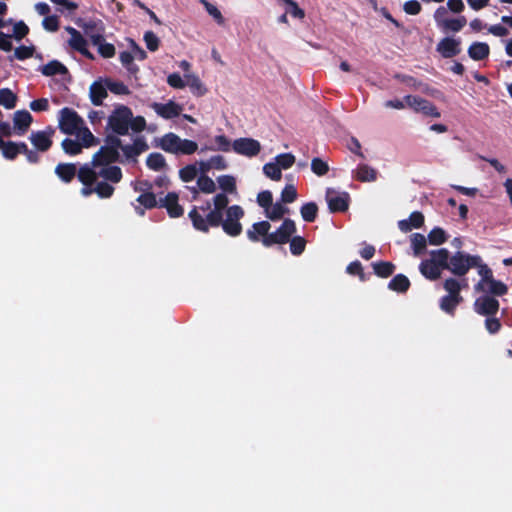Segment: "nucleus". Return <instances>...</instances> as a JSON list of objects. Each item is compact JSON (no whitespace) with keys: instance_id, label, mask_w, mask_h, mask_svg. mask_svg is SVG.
<instances>
[{"instance_id":"f257e3e1","label":"nucleus","mask_w":512,"mask_h":512,"mask_svg":"<svg viewBox=\"0 0 512 512\" xmlns=\"http://www.w3.org/2000/svg\"><path fill=\"white\" fill-rule=\"evenodd\" d=\"M121 154L116 149L102 145L92 156L90 162L79 167L80 194L89 197L96 194L100 199H109L114 195L115 184L123 179V172L114 163H120Z\"/></svg>"},{"instance_id":"f03ea898","label":"nucleus","mask_w":512,"mask_h":512,"mask_svg":"<svg viewBox=\"0 0 512 512\" xmlns=\"http://www.w3.org/2000/svg\"><path fill=\"white\" fill-rule=\"evenodd\" d=\"M214 208L210 210L206 217H204L200 211L203 213L210 209V203L207 202L206 206H194L188 213V217L192 222L193 228L197 231L208 233L210 227H216L218 223H220L221 215L223 211L228 208L229 198L225 193H218L213 198Z\"/></svg>"},{"instance_id":"7ed1b4c3","label":"nucleus","mask_w":512,"mask_h":512,"mask_svg":"<svg viewBox=\"0 0 512 512\" xmlns=\"http://www.w3.org/2000/svg\"><path fill=\"white\" fill-rule=\"evenodd\" d=\"M244 210L240 205L229 206L225 211V218L221 215L220 223L216 227L221 226L223 232L230 237H237L243 231L240 220L244 217Z\"/></svg>"},{"instance_id":"20e7f679","label":"nucleus","mask_w":512,"mask_h":512,"mask_svg":"<svg viewBox=\"0 0 512 512\" xmlns=\"http://www.w3.org/2000/svg\"><path fill=\"white\" fill-rule=\"evenodd\" d=\"M132 110L126 105H117L107 120L106 130L117 135H127L131 125Z\"/></svg>"},{"instance_id":"39448f33","label":"nucleus","mask_w":512,"mask_h":512,"mask_svg":"<svg viewBox=\"0 0 512 512\" xmlns=\"http://www.w3.org/2000/svg\"><path fill=\"white\" fill-rule=\"evenodd\" d=\"M479 255H470L462 251H457L450 256L447 270L456 276H464L474 265H478Z\"/></svg>"},{"instance_id":"423d86ee","label":"nucleus","mask_w":512,"mask_h":512,"mask_svg":"<svg viewBox=\"0 0 512 512\" xmlns=\"http://www.w3.org/2000/svg\"><path fill=\"white\" fill-rule=\"evenodd\" d=\"M295 232L296 224L294 220L286 218L275 232L269 233L265 239H261V243L265 247H271L275 244L283 245L289 242Z\"/></svg>"},{"instance_id":"0eeeda50","label":"nucleus","mask_w":512,"mask_h":512,"mask_svg":"<svg viewBox=\"0 0 512 512\" xmlns=\"http://www.w3.org/2000/svg\"><path fill=\"white\" fill-rule=\"evenodd\" d=\"M149 148L146 140L142 136H137L133 139L131 144H122L120 150L122 151L121 155V164L132 163L135 164L138 162V157Z\"/></svg>"},{"instance_id":"6e6552de","label":"nucleus","mask_w":512,"mask_h":512,"mask_svg":"<svg viewBox=\"0 0 512 512\" xmlns=\"http://www.w3.org/2000/svg\"><path fill=\"white\" fill-rule=\"evenodd\" d=\"M59 128L68 135H73L80 130L83 119L71 108L64 107L60 110Z\"/></svg>"},{"instance_id":"1a4fd4ad","label":"nucleus","mask_w":512,"mask_h":512,"mask_svg":"<svg viewBox=\"0 0 512 512\" xmlns=\"http://www.w3.org/2000/svg\"><path fill=\"white\" fill-rule=\"evenodd\" d=\"M499 301L490 295H482L474 301V311L481 316H495L499 311Z\"/></svg>"},{"instance_id":"9d476101","label":"nucleus","mask_w":512,"mask_h":512,"mask_svg":"<svg viewBox=\"0 0 512 512\" xmlns=\"http://www.w3.org/2000/svg\"><path fill=\"white\" fill-rule=\"evenodd\" d=\"M232 148L235 153L246 157H254L261 151V144L253 138H238L234 140Z\"/></svg>"},{"instance_id":"9b49d317","label":"nucleus","mask_w":512,"mask_h":512,"mask_svg":"<svg viewBox=\"0 0 512 512\" xmlns=\"http://www.w3.org/2000/svg\"><path fill=\"white\" fill-rule=\"evenodd\" d=\"M326 200L328 208L332 213L345 212L349 208V194L347 192L339 194L333 189L328 188L326 191Z\"/></svg>"},{"instance_id":"f8f14e48","label":"nucleus","mask_w":512,"mask_h":512,"mask_svg":"<svg viewBox=\"0 0 512 512\" xmlns=\"http://www.w3.org/2000/svg\"><path fill=\"white\" fill-rule=\"evenodd\" d=\"M54 132V129L49 126L45 130L32 132L29 136V140L37 151L46 152L52 147V136Z\"/></svg>"},{"instance_id":"ddd939ff","label":"nucleus","mask_w":512,"mask_h":512,"mask_svg":"<svg viewBox=\"0 0 512 512\" xmlns=\"http://www.w3.org/2000/svg\"><path fill=\"white\" fill-rule=\"evenodd\" d=\"M150 107L163 119H173L181 115L182 106L172 100L167 103L153 102Z\"/></svg>"},{"instance_id":"4468645a","label":"nucleus","mask_w":512,"mask_h":512,"mask_svg":"<svg viewBox=\"0 0 512 512\" xmlns=\"http://www.w3.org/2000/svg\"><path fill=\"white\" fill-rule=\"evenodd\" d=\"M461 40L452 38V37H445L441 39L437 46L436 51L443 57V58H452L457 56L461 52Z\"/></svg>"},{"instance_id":"2eb2a0df","label":"nucleus","mask_w":512,"mask_h":512,"mask_svg":"<svg viewBox=\"0 0 512 512\" xmlns=\"http://www.w3.org/2000/svg\"><path fill=\"white\" fill-rule=\"evenodd\" d=\"M179 196L176 192H169L159 201V207L165 208L171 218L181 217L184 213L183 207L178 203Z\"/></svg>"},{"instance_id":"dca6fc26","label":"nucleus","mask_w":512,"mask_h":512,"mask_svg":"<svg viewBox=\"0 0 512 512\" xmlns=\"http://www.w3.org/2000/svg\"><path fill=\"white\" fill-rule=\"evenodd\" d=\"M54 173L64 184H70L75 177L79 180V168L75 163H58Z\"/></svg>"},{"instance_id":"f3484780","label":"nucleus","mask_w":512,"mask_h":512,"mask_svg":"<svg viewBox=\"0 0 512 512\" xmlns=\"http://www.w3.org/2000/svg\"><path fill=\"white\" fill-rule=\"evenodd\" d=\"M475 291L485 293L484 295H490L492 297H501L507 294L508 287L502 281L492 278L483 285V289H475Z\"/></svg>"},{"instance_id":"a211bd4d","label":"nucleus","mask_w":512,"mask_h":512,"mask_svg":"<svg viewBox=\"0 0 512 512\" xmlns=\"http://www.w3.org/2000/svg\"><path fill=\"white\" fill-rule=\"evenodd\" d=\"M181 138L173 133L169 132L163 135L159 141L157 142L156 146L162 149L163 151L171 154H178V148Z\"/></svg>"},{"instance_id":"6ab92c4d","label":"nucleus","mask_w":512,"mask_h":512,"mask_svg":"<svg viewBox=\"0 0 512 512\" xmlns=\"http://www.w3.org/2000/svg\"><path fill=\"white\" fill-rule=\"evenodd\" d=\"M33 118L27 110H18L14 113L13 123L15 133L23 135L30 127Z\"/></svg>"},{"instance_id":"aec40b11","label":"nucleus","mask_w":512,"mask_h":512,"mask_svg":"<svg viewBox=\"0 0 512 512\" xmlns=\"http://www.w3.org/2000/svg\"><path fill=\"white\" fill-rule=\"evenodd\" d=\"M271 224L264 220L256 222L250 229L247 230L246 234L250 241L259 242L261 239H265L269 235Z\"/></svg>"},{"instance_id":"412c9836","label":"nucleus","mask_w":512,"mask_h":512,"mask_svg":"<svg viewBox=\"0 0 512 512\" xmlns=\"http://www.w3.org/2000/svg\"><path fill=\"white\" fill-rule=\"evenodd\" d=\"M424 225V215L419 211H414L408 219L400 220L398 227L402 232H409L413 228L419 229Z\"/></svg>"},{"instance_id":"4be33fe9","label":"nucleus","mask_w":512,"mask_h":512,"mask_svg":"<svg viewBox=\"0 0 512 512\" xmlns=\"http://www.w3.org/2000/svg\"><path fill=\"white\" fill-rule=\"evenodd\" d=\"M92 45L96 46L98 53L103 58H112L115 56L116 49L113 44L105 41L104 35H93Z\"/></svg>"},{"instance_id":"5701e85b","label":"nucleus","mask_w":512,"mask_h":512,"mask_svg":"<svg viewBox=\"0 0 512 512\" xmlns=\"http://www.w3.org/2000/svg\"><path fill=\"white\" fill-rule=\"evenodd\" d=\"M420 273L431 281H435L441 277L442 269L439 268L430 259L423 260L419 265Z\"/></svg>"},{"instance_id":"b1692460","label":"nucleus","mask_w":512,"mask_h":512,"mask_svg":"<svg viewBox=\"0 0 512 512\" xmlns=\"http://www.w3.org/2000/svg\"><path fill=\"white\" fill-rule=\"evenodd\" d=\"M490 47L485 42H473L468 48V55L475 61H481L488 58Z\"/></svg>"},{"instance_id":"393cba45","label":"nucleus","mask_w":512,"mask_h":512,"mask_svg":"<svg viewBox=\"0 0 512 512\" xmlns=\"http://www.w3.org/2000/svg\"><path fill=\"white\" fill-rule=\"evenodd\" d=\"M106 84L103 85L100 82H93L90 86V99L93 105L100 106L103 103V99L107 97Z\"/></svg>"},{"instance_id":"a878e982","label":"nucleus","mask_w":512,"mask_h":512,"mask_svg":"<svg viewBox=\"0 0 512 512\" xmlns=\"http://www.w3.org/2000/svg\"><path fill=\"white\" fill-rule=\"evenodd\" d=\"M463 301L462 296L445 295L440 299V309L445 313L454 316L457 306Z\"/></svg>"},{"instance_id":"bb28decb","label":"nucleus","mask_w":512,"mask_h":512,"mask_svg":"<svg viewBox=\"0 0 512 512\" xmlns=\"http://www.w3.org/2000/svg\"><path fill=\"white\" fill-rule=\"evenodd\" d=\"M410 280L404 274L395 275L388 283V288L398 293H405L410 288Z\"/></svg>"},{"instance_id":"cd10ccee","label":"nucleus","mask_w":512,"mask_h":512,"mask_svg":"<svg viewBox=\"0 0 512 512\" xmlns=\"http://www.w3.org/2000/svg\"><path fill=\"white\" fill-rule=\"evenodd\" d=\"M450 252L446 248L430 251V260L442 270L448 268Z\"/></svg>"},{"instance_id":"c85d7f7f","label":"nucleus","mask_w":512,"mask_h":512,"mask_svg":"<svg viewBox=\"0 0 512 512\" xmlns=\"http://www.w3.org/2000/svg\"><path fill=\"white\" fill-rule=\"evenodd\" d=\"M355 178L360 182H372L377 179V171L367 164H359Z\"/></svg>"},{"instance_id":"c756f323","label":"nucleus","mask_w":512,"mask_h":512,"mask_svg":"<svg viewBox=\"0 0 512 512\" xmlns=\"http://www.w3.org/2000/svg\"><path fill=\"white\" fill-rule=\"evenodd\" d=\"M81 27L83 28L86 36L90 39L91 42L93 35H104L105 27L101 20H89L83 23Z\"/></svg>"},{"instance_id":"7c9ffc66","label":"nucleus","mask_w":512,"mask_h":512,"mask_svg":"<svg viewBox=\"0 0 512 512\" xmlns=\"http://www.w3.org/2000/svg\"><path fill=\"white\" fill-rule=\"evenodd\" d=\"M372 267L374 273L380 278L390 277L396 269L395 265L389 261L374 262L372 263Z\"/></svg>"},{"instance_id":"2f4dec72","label":"nucleus","mask_w":512,"mask_h":512,"mask_svg":"<svg viewBox=\"0 0 512 512\" xmlns=\"http://www.w3.org/2000/svg\"><path fill=\"white\" fill-rule=\"evenodd\" d=\"M146 165L153 171H161L167 167L165 157L158 152L150 153L146 158Z\"/></svg>"},{"instance_id":"473e14b6","label":"nucleus","mask_w":512,"mask_h":512,"mask_svg":"<svg viewBox=\"0 0 512 512\" xmlns=\"http://www.w3.org/2000/svg\"><path fill=\"white\" fill-rule=\"evenodd\" d=\"M41 72L45 76H54L57 74H66L68 69L59 61L52 60L46 65L42 66Z\"/></svg>"},{"instance_id":"72a5a7b5","label":"nucleus","mask_w":512,"mask_h":512,"mask_svg":"<svg viewBox=\"0 0 512 512\" xmlns=\"http://www.w3.org/2000/svg\"><path fill=\"white\" fill-rule=\"evenodd\" d=\"M474 267L478 268V274L480 275L481 279L478 281V283L475 285V289H483V285L487 283L490 279L493 277L492 270L482 262V258L480 257V261L478 262V265H474Z\"/></svg>"},{"instance_id":"f704fd0d","label":"nucleus","mask_w":512,"mask_h":512,"mask_svg":"<svg viewBox=\"0 0 512 512\" xmlns=\"http://www.w3.org/2000/svg\"><path fill=\"white\" fill-rule=\"evenodd\" d=\"M77 133L80 136L79 142L83 145V148H89L100 143V139L95 137L87 127H80Z\"/></svg>"},{"instance_id":"c9c22d12","label":"nucleus","mask_w":512,"mask_h":512,"mask_svg":"<svg viewBox=\"0 0 512 512\" xmlns=\"http://www.w3.org/2000/svg\"><path fill=\"white\" fill-rule=\"evenodd\" d=\"M300 213L304 221L314 222L318 214V206L315 202H307L300 208Z\"/></svg>"},{"instance_id":"e433bc0d","label":"nucleus","mask_w":512,"mask_h":512,"mask_svg":"<svg viewBox=\"0 0 512 512\" xmlns=\"http://www.w3.org/2000/svg\"><path fill=\"white\" fill-rule=\"evenodd\" d=\"M63 151L69 156H76L82 153L83 145L80 144L79 140L71 138H65L61 143Z\"/></svg>"},{"instance_id":"4c0bfd02","label":"nucleus","mask_w":512,"mask_h":512,"mask_svg":"<svg viewBox=\"0 0 512 512\" xmlns=\"http://www.w3.org/2000/svg\"><path fill=\"white\" fill-rule=\"evenodd\" d=\"M17 103V95L9 88L0 89V105L6 109L15 108Z\"/></svg>"},{"instance_id":"58836bf2","label":"nucleus","mask_w":512,"mask_h":512,"mask_svg":"<svg viewBox=\"0 0 512 512\" xmlns=\"http://www.w3.org/2000/svg\"><path fill=\"white\" fill-rule=\"evenodd\" d=\"M136 201L145 209H153L159 206V202L156 199V195L151 191L140 194L137 197Z\"/></svg>"},{"instance_id":"ea45409f","label":"nucleus","mask_w":512,"mask_h":512,"mask_svg":"<svg viewBox=\"0 0 512 512\" xmlns=\"http://www.w3.org/2000/svg\"><path fill=\"white\" fill-rule=\"evenodd\" d=\"M427 239L431 245L437 246L445 243L448 239V236L444 229L440 227H435L429 232Z\"/></svg>"},{"instance_id":"a19ab883","label":"nucleus","mask_w":512,"mask_h":512,"mask_svg":"<svg viewBox=\"0 0 512 512\" xmlns=\"http://www.w3.org/2000/svg\"><path fill=\"white\" fill-rule=\"evenodd\" d=\"M427 239L420 233H414L411 235V246L414 251V255L419 256L424 253L426 249Z\"/></svg>"},{"instance_id":"79ce46f5","label":"nucleus","mask_w":512,"mask_h":512,"mask_svg":"<svg viewBox=\"0 0 512 512\" xmlns=\"http://www.w3.org/2000/svg\"><path fill=\"white\" fill-rule=\"evenodd\" d=\"M467 19L465 16H459L458 18L447 19L445 21L444 26L442 27L443 31H452L459 32L466 25Z\"/></svg>"},{"instance_id":"37998d69","label":"nucleus","mask_w":512,"mask_h":512,"mask_svg":"<svg viewBox=\"0 0 512 512\" xmlns=\"http://www.w3.org/2000/svg\"><path fill=\"white\" fill-rule=\"evenodd\" d=\"M217 182L219 187L225 193H235L236 192V180L231 175H221L217 178Z\"/></svg>"},{"instance_id":"c03bdc74","label":"nucleus","mask_w":512,"mask_h":512,"mask_svg":"<svg viewBox=\"0 0 512 512\" xmlns=\"http://www.w3.org/2000/svg\"><path fill=\"white\" fill-rule=\"evenodd\" d=\"M288 211V208L283 206L281 203H272V206L266 210V216L270 220L276 221L280 220Z\"/></svg>"},{"instance_id":"a18cd8bd","label":"nucleus","mask_w":512,"mask_h":512,"mask_svg":"<svg viewBox=\"0 0 512 512\" xmlns=\"http://www.w3.org/2000/svg\"><path fill=\"white\" fill-rule=\"evenodd\" d=\"M119 58L122 65L128 70L129 73L135 75L139 71L138 66L133 63L134 56L131 52L123 51L120 53Z\"/></svg>"},{"instance_id":"49530a36","label":"nucleus","mask_w":512,"mask_h":512,"mask_svg":"<svg viewBox=\"0 0 512 512\" xmlns=\"http://www.w3.org/2000/svg\"><path fill=\"white\" fill-rule=\"evenodd\" d=\"M263 173L274 181H279L282 178L281 168L277 163L269 162L263 166Z\"/></svg>"},{"instance_id":"de8ad7c7","label":"nucleus","mask_w":512,"mask_h":512,"mask_svg":"<svg viewBox=\"0 0 512 512\" xmlns=\"http://www.w3.org/2000/svg\"><path fill=\"white\" fill-rule=\"evenodd\" d=\"M0 149L2 151V155L7 160H15L18 156V151L16 148V142L3 140V143L0 145Z\"/></svg>"},{"instance_id":"09e8293b","label":"nucleus","mask_w":512,"mask_h":512,"mask_svg":"<svg viewBox=\"0 0 512 512\" xmlns=\"http://www.w3.org/2000/svg\"><path fill=\"white\" fill-rule=\"evenodd\" d=\"M105 84L108 90L116 95H128L130 93L129 88L123 82L106 79Z\"/></svg>"},{"instance_id":"8fccbe9b","label":"nucleus","mask_w":512,"mask_h":512,"mask_svg":"<svg viewBox=\"0 0 512 512\" xmlns=\"http://www.w3.org/2000/svg\"><path fill=\"white\" fill-rule=\"evenodd\" d=\"M290 243V252L294 256L301 255L306 247V240L302 236H294L289 240Z\"/></svg>"},{"instance_id":"3c124183","label":"nucleus","mask_w":512,"mask_h":512,"mask_svg":"<svg viewBox=\"0 0 512 512\" xmlns=\"http://www.w3.org/2000/svg\"><path fill=\"white\" fill-rule=\"evenodd\" d=\"M197 185L200 191L206 194L213 193L216 190L214 181L207 175H200L197 179Z\"/></svg>"},{"instance_id":"603ef678","label":"nucleus","mask_w":512,"mask_h":512,"mask_svg":"<svg viewBox=\"0 0 512 512\" xmlns=\"http://www.w3.org/2000/svg\"><path fill=\"white\" fill-rule=\"evenodd\" d=\"M311 170L317 176H324L329 171V165L323 159L315 157L311 161Z\"/></svg>"},{"instance_id":"864d4df0","label":"nucleus","mask_w":512,"mask_h":512,"mask_svg":"<svg viewBox=\"0 0 512 512\" xmlns=\"http://www.w3.org/2000/svg\"><path fill=\"white\" fill-rule=\"evenodd\" d=\"M198 169L195 164H188L179 170V177L183 182H191L197 176Z\"/></svg>"},{"instance_id":"5fc2aeb1","label":"nucleus","mask_w":512,"mask_h":512,"mask_svg":"<svg viewBox=\"0 0 512 512\" xmlns=\"http://www.w3.org/2000/svg\"><path fill=\"white\" fill-rule=\"evenodd\" d=\"M198 150V144L189 139H181L178 148V154L192 155Z\"/></svg>"},{"instance_id":"6e6d98bb","label":"nucleus","mask_w":512,"mask_h":512,"mask_svg":"<svg viewBox=\"0 0 512 512\" xmlns=\"http://www.w3.org/2000/svg\"><path fill=\"white\" fill-rule=\"evenodd\" d=\"M201 3L204 5L208 14L212 16L218 24H224L225 19L220 10L215 5L211 4L207 0H201Z\"/></svg>"},{"instance_id":"4d7b16f0","label":"nucleus","mask_w":512,"mask_h":512,"mask_svg":"<svg viewBox=\"0 0 512 512\" xmlns=\"http://www.w3.org/2000/svg\"><path fill=\"white\" fill-rule=\"evenodd\" d=\"M188 86L193 94L202 96L206 93V88L203 86L201 80L197 76H188Z\"/></svg>"},{"instance_id":"13d9d810","label":"nucleus","mask_w":512,"mask_h":512,"mask_svg":"<svg viewBox=\"0 0 512 512\" xmlns=\"http://www.w3.org/2000/svg\"><path fill=\"white\" fill-rule=\"evenodd\" d=\"M346 272L353 276H358L361 281H365V273L360 261L355 260L348 264Z\"/></svg>"},{"instance_id":"bf43d9fd","label":"nucleus","mask_w":512,"mask_h":512,"mask_svg":"<svg viewBox=\"0 0 512 512\" xmlns=\"http://www.w3.org/2000/svg\"><path fill=\"white\" fill-rule=\"evenodd\" d=\"M29 34V27L24 21H18L13 26V34L11 35L16 40L20 41Z\"/></svg>"},{"instance_id":"052dcab7","label":"nucleus","mask_w":512,"mask_h":512,"mask_svg":"<svg viewBox=\"0 0 512 512\" xmlns=\"http://www.w3.org/2000/svg\"><path fill=\"white\" fill-rule=\"evenodd\" d=\"M444 289L448 292V295L461 296V284L454 278H448L443 284Z\"/></svg>"},{"instance_id":"680f3d73","label":"nucleus","mask_w":512,"mask_h":512,"mask_svg":"<svg viewBox=\"0 0 512 512\" xmlns=\"http://www.w3.org/2000/svg\"><path fill=\"white\" fill-rule=\"evenodd\" d=\"M144 41H145L146 47L149 51L154 52V51L158 50L160 40L154 32L146 31L144 34Z\"/></svg>"},{"instance_id":"e2e57ef3","label":"nucleus","mask_w":512,"mask_h":512,"mask_svg":"<svg viewBox=\"0 0 512 512\" xmlns=\"http://www.w3.org/2000/svg\"><path fill=\"white\" fill-rule=\"evenodd\" d=\"M276 163L281 169H289L295 163V156L291 153H282L276 156Z\"/></svg>"},{"instance_id":"0e129e2a","label":"nucleus","mask_w":512,"mask_h":512,"mask_svg":"<svg viewBox=\"0 0 512 512\" xmlns=\"http://www.w3.org/2000/svg\"><path fill=\"white\" fill-rule=\"evenodd\" d=\"M297 190L294 185H286L281 192V201L283 203H292L297 199Z\"/></svg>"},{"instance_id":"69168bd1","label":"nucleus","mask_w":512,"mask_h":512,"mask_svg":"<svg viewBox=\"0 0 512 512\" xmlns=\"http://www.w3.org/2000/svg\"><path fill=\"white\" fill-rule=\"evenodd\" d=\"M35 48L33 46L21 45L14 51V57L18 60H26L31 58L34 54Z\"/></svg>"},{"instance_id":"338daca9","label":"nucleus","mask_w":512,"mask_h":512,"mask_svg":"<svg viewBox=\"0 0 512 512\" xmlns=\"http://www.w3.org/2000/svg\"><path fill=\"white\" fill-rule=\"evenodd\" d=\"M68 42L70 47L77 52L87 46V41L80 32H75V35L73 34V37H70Z\"/></svg>"},{"instance_id":"774afa93","label":"nucleus","mask_w":512,"mask_h":512,"mask_svg":"<svg viewBox=\"0 0 512 512\" xmlns=\"http://www.w3.org/2000/svg\"><path fill=\"white\" fill-rule=\"evenodd\" d=\"M257 202L259 206L265 210L269 209L273 203V196L269 190H264L257 195Z\"/></svg>"}]
</instances>
